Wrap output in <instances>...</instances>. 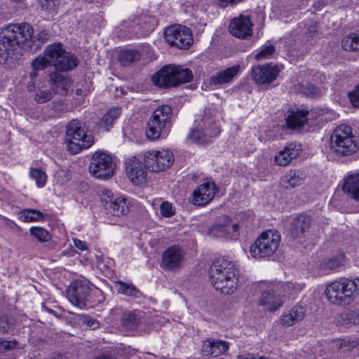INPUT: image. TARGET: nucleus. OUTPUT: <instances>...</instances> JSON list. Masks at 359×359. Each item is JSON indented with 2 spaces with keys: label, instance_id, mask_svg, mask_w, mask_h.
<instances>
[{
  "label": "nucleus",
  "instance_id": "obj_12",
  "mask_svg": "<svg viewBox=\"0 0 359 359\" xmlns=\"http://www.w3.org/2000/svg\"><path fill=\"white\" fill-rule=\"evenodd\" d=\"M123 27L128 32V38L144 37L152 32L158 25L156 18L150 14L144 13L126 22Z\"/></svg>",
  "mask_w": 359,
  "mask_h": 359
},
{
  "label": "nucleus",
  "instance_id": "obj_25",
  "mask_svg": "<svg viewBox=\"0 0 359 359\" xmlns=\"http://www.w3.org/2000/svg\"><path fill=\"white\" fill-rule=\"evenodd\" d=\"M241 70L240 65H234L225 69L219 70L209 79L211 86H221L232 83Z\"/></svg>",
  "mask_w": 359,
  "mask_h": 359
},
{
  "label": "nucleus",
  "instance_id": "obj_37",
  "mask_svg": "<svg viewBox=\"0 0 359 359\" xmlns=\"http://www.w3.org/2000/svg\"><path fill=\"white\" fill-rule=\"evenodd\" d=\"M122 325L128 329H136L140 323V318L135 311H126L121 318Z\"/></svg>",
  "mask_w": 359,
  "mask_h": 359
},
{
  "label": "nucleus",
  "instance_id": "obj_42",
  "mask_svg": "<svg viewBox=\"0 0 359 359\" xmlns=\"http://www.w3.org/2000/svg\"><path fill=\"white\" fill-rule=\"evenodd\" d=\"M30 235L34 237L40 243L49 242L52 238L51 233L41 226H32L29 229Z\"/></svg>",
  "mask_w": 359,
  "mask_h": 359
},
{
  "label": "nucleus",
  "instance_id": "obj_62",
  "mask_svg": "<svg viewBox=\"0 0 359 359\" xmlns=\"http://www.w3.org/2000/svg\"><path fill=\"white\" fill-rule=\"evenodd\" d=\"M237 359H262V358H260V356L257 357L252 353H247L245 354L238 355Z\"/></svg>",
  "mask_w": 359,
  "mask_h": 359
},
{
  "label": "nucleus",
  "instance_id": "obj_49",
  "mask_svg": "<svg viewBox=\"0 0 359 359\" xmlns=\"http://www.w3.org/2000/svg\"><path fill=\"white\" fill-rule=\"evenodd\" d=\"M111 259L109 258H100L97 260V268L102 271L104 273L108 274L110 273L111 271Z\"/></svg>",
  "mask_w": 359,
  "mask_h": 359
},
{
  "label": "nucleus",
  "instance_id": "obj_29",
  "mask_svg": "<svg viewBox=\"0 0 359 359\" xmlns=\"http://www.w3.org/2000/svg\"><path fill=\"white\" fill-rule=\"evenodd\" d=\"M343 190L353 199L359 201V173L348 175Z\"/></svg>",
  "mask_w": 359,
  "mask_h": 359
},
{
  "label": "nucleus",
  "instance_id": "obj_46",
  "mask_svg": "<svg viewBox=\"0 0 359 359\" xmlns=\"http://www.w3.org/2000/svg\"><path fill=\"white\" fill-rule=\"evenodd\" d=\"M29 176L35 180L38 187H43L46 183L47 176L44 171L38 168H30Z\"/></svg>",
  "mask_w": 359,
  "mask_h": 359
},
{
  "label": "nucleus",
  "instance_id": "obj_44",
  "mask_svg": "<svg viewBox=\"0 0 359 359\" xmlns=\"http://www.w3.org/2000/svg\"><path fill=\"white\" fill-rule=\"evenodd\" d=\"M339 322L342 325L359 324V311L343 312L339 316Z\"/></svg>",
  "mask_w": 359,
  "mask_h": 359
},
{
  "label": "nucleus",
  "instance_id": "obj_54",
  "mask_svg": "<svg viewBox=\"0 0 359 359\" xmlns=\"http://www.w3.org/2000/svg\"><path fill=\"white\" fill-rule=\"evenodd\" d=\"M297 321L294 320L292 313L289 311L287 313H284L281 316L280 323L283 326L289 327L297 323Z\"/></svg>",
  "mask_w": 359,
  "mask_h": 359
},
{
  "label": "nucleus",
  "instance_id": "obj_28",
  "mask_svg": "<svg viewBox=\"0 0 359 359\" xmlns=\"http://www.w3.org/2000/svg\"><path fill=\"white\" fill-rule=\"evenodd\" d=\"M311 218L306 215H299L292 219L290 233L294 238H297L306 233L311 227Z\"/></svg>",
  "mask_w": 359,
  "mask_h": 359
},
{
  "label": "nucleus",
  "instance_id": "obj_9",
  "mask_svg": "<svg viewBox=\"0 0 359 359\" xmlns=\"http://www.w3.org/2000/svg\"><path fill=\"white\" fill-rule=\"evenodd\" d=\"M46 54L53 61L55 71L69 72L75 69L79 59L72 53L66 51L61 43H53L46 47Z\"/></svg>",
  "mask_w": 359,
  "mask_h": 359
},
{
  "label": "nucleus",
  "instance_id": "obj_53",
  "mask_svg": "<svg viewBox=\"0 0 359 359\" xmlns=\"http://www.w3.org/2000/svg\"><path fill=\"white\" fill-rule=\"evenodd\" d=\"M351 104L355 107H359V83L354 89L348 94Z\"/></svg>",
  "mask_w": 359,
  "mask_h": 359
},
{
  "label": "nucleus",
  "instance_id": "obj_57",
  "mask_svg": "<svg viewBox=\"0 0 359 359\" xmlns=\"http://www.w3.org/2000/svg\"><path fill=\"white\" fill-rule=\"evenodd\" d=\"M83 323L93 330L97 328L100 325L97 320L93 319L88 316H84L83 317Z\"/></svg>",
  "mask_w": 359,
  "mask_h": 359
},
{
  "label": "nucleus",
  "instance_id": "obj_50",
  "mask_svg": "<svg viewBox=\"0 0 359 359\" xmlns=\"http://www.w3.org/2000/svg\"><path fill=\"white\" fill-rule=\"evenodd\" d=\"M50 32L48 29H42L40 30L33 37V41L37 42V46H41L43 43L48 41L50 37Z\"/></svg>",
  "mask_w": 359,
  "mask_h": 359
},
{
  "label": "nucleus",
  "instance_id": "obj_24",
  "mask_svg": "<svg viewBox=\"0 0 359 359\" xmlns=\"http://www.w3.org/2000/svg\"><path fill=\"white\" fill-rule=\"evenodd\" d=\"M183 258L182 250L176 245L172 246L163 252L162 266L169 270L175 269L181 265Z\"/></svg>",
  "mask_w": 359,
  "mask_h": 359
},
{
  "label": "nucleus",
  "instance_id": "obj_8",
  "mask_svg": "<svg viewBox=\"0 0 359 359\" xmlns=\"http://www.w3.org/2000/svg\"><path fill=\"white\" fill-rule=\"evenodd\" d=\"M280 242V235L274 230L263 232L251 245L250 255L255 259H269L277 250Z\"/></svg>",
  "mask_w": 359,
  "mask_h": 359
},
{
  "label": "nucleus",
  "instance_id": "obj_2",
  "mask_svg": "<svg viewBox=\"0 0 359 359\" xmlns=\"http://www.w3.org/2000/svg\"><path fill=\"white\" fill-rule=\"evenodd\" d=\"M33 34V28L27 23L8 25L1 40L0 64H4L10 57L12 58Z\"/></svg>",
  "mask_w": 359,
  "mask_h": 359
},
{
  "label": "nucleus",
  "instance_id": "obj_41",
  "mask_svg": "<svg viewBox=\"0 0 359 359\" xmlns=\"http://www.w3.org/2000/svg\"><path fill=\"white\" fill-rule=\"evenodd\" d=\"M341 46L345 50H359V32L351 33L344 37L341 41Z\"/></svg>",
  "mask_w": 359,
  "mask_h": 359
},
{
  "label": "nucleus",
  "instance_id": "obj_7",
  "mask_svg": "<svg viewBox=\"0 0 359 359\" xmlns=\"http://www.w3.org/2000/svg\"><path fill=\"white\" fill-rule=\"evenodd\" d=\"M192 79L191 70L175 65L162 67L151 78L154 84L163 88L176 86L180 83L190 82Z\"/></svg>",
  "mask_w": 359,
  "mask_h": 359
},
{
  "label": "nucleus",
  "instance_id": "obj_40",
  "mask_svg": "<svg viewBox=\"0 0 359 359\" xmlns=\"http://www.w3.org/2000/svg\"><path fill=\"white\" fill-rule=\"evenodd\" d=\"M140 53L136 50H126L121 51L118 55V60L124 65H128L140 59Z\"/></svg>",
  "mask_w": 359,
  "mask_h": 359
},
{
  "label": "nucleus",
  "instance_id": "obj_35",
  "mask_svg": "<svg viewBox=\"0 0 359 359\" xmlns=\"http://www.w3.org/2000/svg\"><path fill=\"white\" fill-rule=\"evenodd\" d=\"M303 182V178L300 176L299 171L290 170L282 179L281 184L286 188H293L300 185Z\"/></svg>",
  "mask_w": 359,
  "mask_h": 359
},
{
  "label": "nucleus",
  "instance_id": "obj_48",
  "mask_svg": "<svg viewBox=\"0 0 359 359\" xmlns=\"http://www.w3.org/2000/svg\"><path fill=\"white\" fill-rule=\"evenodd\" d=\"M13 320L8 316H2L0 317V332L7 333L13 327Z\"/></svg>",
  "mask_w": 359,
  "mask_h": 359
},
{
  "label": "nucleus",
  "instance_id": "obj_14",
  "mask_svg": "<svg viewBox=\"0 0 359 359\" xmlns=\"http://www.w3.org/2000/svg\"><path fill=\"white\" fill-rule=\"evenodd\" d=\"M259 288L262 290L259 304L264 306L269 311H273L280 308L285 299L281 294V287L279 285H266L260 283Z\"/></svg>",
  "mask_w": 359,
  "mask_h": 359
},
{
  "label": "nucleus",
  "instance_id": "obj_17",
  "mask_svg": "<svg viewBox=\"0 0 359 359\" xmlns=\"http://www.w3.org/2000/svg\"><path fill=\"white\" fill-rule=\"evenodd\" d=\"M231 223L229 217L222 215L217 219L215 224L208 229V234L214 238L229 236L233 238L237 236L239 225Z\"/></svg>",
  "mask_w": 359,
  "mask_h": 359
},
{
  "label": "nucleus",
  "instance_id": "obj_58",
  "mask_svg": "<svg viewBox=\"0 0 359 359\" xmlns=\"http://www.w3.org/2000/svg\"><path fill=\"white\" fill-rule=\"evenodd\" d=\"M57 0H39L41 7L46 10L52 9L55 6Z\"/></svg>",
  "mask_w": 359,
  "mask_h": 359
},
{
  "label": "nucleus",
  "instance_id": "obj_63",
  "mask_svg": "<svg viewBox=\"0 0 359 359\" xmlns=\"http://www.w3.org/2000/svg\"><path fill=\"white\" fill-rule=\"evenodd\" d=\"M53 107L55 109V110L57 111L62 110V107H63V101L62 100L55 101V102H54L53 104Z\"/></svg>",
  "mask_w": 359,
  "mask_h": 359
},
{
  "label": "nucleus",
  "instance_id": "obj_61",
  "mask_svg": "<svg viewBox=\"0 0 359 359\" xmlns=\"http://www.w3.org/2000/svg\"><path fill=\"white\" fill-rule=\"evenodd\" d=\"M74 243L75 247L81 250H84L87 248L86 243L79 239H74Z\"/></svg>",
  "mask_w": 359,
  "mask_h": 359
},
{
  "label": "nucleus",
  "instance_id": "obj_45",
  "mask_svg": "<svg viewBox=\"0 0 359 359\" xmlns=\"http://www.w3.org/2000/svg\"><path fill=\"white\" fill-rule=\"evenodd\" d=\"M276 52V47L272 44H265L260 47L259 50L255 55L257 60L271 58Z\"/></svg>",
  "mask_w": 359,
  "mask_h": 359
},
{
  "label": "nucleus",
  "instance_id": "obj_60",
  "mask_svg": "<svg viewBox=\"0 0 359 359\" xmlns=\"http://www.w3.org/2000/svg\"><path fill=\"white\" fill-rule=\"evenodd\" d=\"M317 24L316 22H311L310 25L308 27L306 34H307L308 36H312L313 34L317 32Z\"/></svg>",
  "mask_w": 359,
  "mask_h": 359
},
{
  "label": "nucleus",
  "instance_id": "obj_16",
  "mask_svg": "<svg viewBox=\"0 0 359 359\" xmlns=\"http://www.w3.org/2000/svg\"><path fill=\"white\" fill-rule=\"evenodd\" d=\"M144 163L153 172H161L169 168L173 163L174 158L168 149L147 151L144 155Z\"/></svg>",
  "mask_w": 359,
  "mask_h": 359
},
{
  "label": "nucleus",
  "instance_id": "obj_22",
  "mask_svg": "<svg viewBox=\"0 0 359 359\" xmlns=\"http://www.w3.org/2000/svg\"><path fill=\"white\" fill-rule=\"evenodd\" d=\"M196 126L202 128L203 134L201 135L200 137H197L199 140H210L211 138L217 136L219 133V127L217 123L215 121L210 114L205 112L203 118L196 120Z\"/></svg>",
  "mask_w": 359,
  "mask_h": 359
},
{
  "label": "nucleus",
  "instance_id": "obj_47",
  "mask_svg": "<svg viewBox=\"0 0 359 359\" xmlns=\"http://www.w3.org/2000/svg\"><path fill=\"white\" fill-rule=\"evenodd\" d=\"M198 126H196V121H195L194 126L191 130L190 133L189 135V138L193 140L194 142L196 144H204L208 142L210 140H199L197 139V137H200L201 135L203 134V131Z\"/></svg>",
  "mask_w": 359,
  "mask_h": 359
},
{
  "label": "nucleus",
  "instance_id": "obj_33",
  "mask_svg": "<svg viewBox=\"0 0 359 359\" xmlns=\"http://www.w3.org/2000/svg\"><path fill=\"white\" fill-rule=\"evenodd\" d=\"M55 94V92L52 88L41 86L36 89L34 100L38 104H43L51 100Z\"/></svg>",
  "mask_w": 359,
  "mask_h": 359
},
{
  "label": "nucleus",
  "instance_id": "obj_21",
  "mask_svg": "<svg viewBox=\"0 0 359 359\" xmlns=\"http://www.w3.org/2000/svg\"><path fill=\"white\" fill-rule=\"evenodd\" d=\"M126 170L133 184L142 185L147 182V171L135 156L126 159Z\"/></svg>",
  "mask_w": 359,
  "mask_h": 359
},
{
  "label": "nucleus",
  "instance_id": "obj_23",
  "mask_svg": "<svg viewBox=\"0 0 359 359\" xmlns=\"http://www.w3.org/2000/svg\"><path fill=\"white\" fill-rule=\"evenodd\" d=\"M229 348V343L228 341L209 339L203 342L201 351L204 355L216 358L226 353Z\"/></svg>",
  "mask_w": 359,
  "mask_h": 359
},
{
  "label": "nucleus",
  "instance_id": "obj_15",
  "mask_svg": "<svg viewBox=\"0 0 359 359\" xmlns=\"http://www.w3.org/2000/svg\"><path fill=\"white\" fill-rule=\"evenodd\" d=\"M101 203L105 210L114 216H121L129 212L127 199L124 197L114 196L109 189H104L100 195Z\"/></svg>",
  "mask_w": 359,
  "mask_h": 359
},
{
  "label": "nucleus",
  "instance_id": "obj_3",
  "mask_svg": "<svg viewBox=\"0 0 359 359\" xmlns=\"http://www.w3.org/2000/svg\"><path fill=\"white\" fill-rule=\"evenodd\" d=\"M172 109L168 104L157 107L147 122V137L151 140L165 138L170 132L172 126Z\"/></svg>",
  "mask_w": 359,
  "mask_h": 359
},
{
  "label": "nucleus",
  "instance_id": "obj_1",
  "mask_svg": "<svg viewBox=\"0 0 359 359\" xmlns=\"http://www.w3.org/2000/svg\"><path fill=\"white\" fill-rule=\"evenodd\" d=\"M238 272L236 263L229 257L215 259L210 269V279L215 290L224 294L235 292L237 287V273Z\"/></svg>",
  "mask_w": 359,
  "mask_h": 359
},
{
  "label": "nucleus",
  "instance_id": "obj_51",
  "mask_svg": "<svg viewBox=\"0 0 359 359\" xmlns=\"http://www.w3.org/2000/svg\"><path fill=\"white\" fill-rule=\"evenodd\" d=\"M160 212L163 217H170L175 214V211L172 203L164 201L161 204Z\"/></svg>",
  "mask_w": 359,
  "mask_h": 359
},
{
  "label": "nucleus",
  "instance_id": "obj_43",
  "mask_svg": "<svg viewBox=\"0 0 359 359\" xmlns=\"http://www.w3.org/2000/svg\"><path fill=\"white\" fill-rule=\"evenodd\" d=\"M48 66H53V61L50 60L46 54V48L44 49L43 55H39L32 62L33 69L37 70H43Z\"/></svg>",
  "mask_w": 359,
  "mask_h": 359
},
{
  "label": "nucleus",
  "instance_id": "obj_4",
  "mask_svg": "<svg viewBox=\"0 0 359 359\" xmlns=\"http://www.w3.org/2000/svg\"><path fill=\"white\" fill-rule=\"evenodd\" d=\"M65 140L67 151L72 154L90 148L94 143V137L88 134L86 124L77 119L67 123Z\"/></svg>",
  "mask_w": 359,
  "mask_h": 359
},
{
  "label": "nucleus",
  "instance_id": "obj_13",
  "mask_svg": "<svg viewBox=\"0 0 359 359\" xmlns=\"http://www.w3.org/2000/svg\"><path fill=\"white\" fill-rule=\"evenodd\" d=\"M164 38L169 45L180 49H187L193 43L190 29L180 25L167 27L164 31Z\"/></svg>",
  "mask_w": 359,
  "mask_h": 359
},
{
  "label": "nucleus",
  "instance_id": "obj_20",
  "mask_svg": "<svg viewBox=\"0 0 359 359\" xmlns=\"http://www.w3.org/2000/svg\"><path fill=\"white\" fill-rule=\"evenodd\" d=\"M253 24L249 16L240 15L235 18L229 26L230 33L240 39H247L252 36Z\"/></svg>",
  "mask_w": 359,
  "mask_h": 359
},
{
  "label": "nucleus",
  "instance_id": "obj_34",
  "mask_svg": "<svg viewBox=\"0 0 359 359\" xmlns=\"http://www.w3.org/2000/svg\"><path fill=\"white\" fill-rule=\"evenodd\" d=\"M121 112L119 107H112L102 116L100 121V126L109 130L112 127L114 122L118 118Z\"/></svg>",
  "mask_w": 359,
  "mask_h": 359
},
{
  "label": "nucleus",
  "instance_id": "obj_32",
  "mask_svg": "<svg viewBox=\"0 0 359 359\" xmlns=\"http://www.w3.org/2000/svg\"><path fill=\"white\" fill-rule=\"evenodd\" d=\"M18 217L24 222H33L43 220L45 215L38 210L26 208L20 211Z\"/></svg>",
  "mask_w": 359,
  "mask_h": 359
},
{
  "label": "nucleus",
  "instance_id": "obj_31",
  "mask_svg": "<svg viewBox=\"0 0 359 359\" xmlns=\"http://www.w3.org/2000/svg\"><path fill=\"white\" fill-rule=\"evenodd\" d=\"M308 111L297 110L292 111L286 118V126L289 129H296L304 126L307 122Z\"/></svg>",
  "mask_w": 359,
  "mask_h": 359
},
{
  "label": "nucleus",
  "instance_id": "obj_64",
  "mask_svg": "<svg viewBox=\"0 0 359 359\" xmlns=\"http://www.w3.org/2000/svg\"><path fill=\"white\" fill-rule=\"evenodd\" d=\"M38 71L37 69H33L32 71L29 73V77L32 79H35L38 76Z\"/></svg>",
  "mask_w": 359,
  "mask_h": 359
},
{
  "label": "nucleus",
  "instance_id": "obj_55",
  "mask_svg": "<svg viewBox=\"0 0 359 359\" xmlns=\"http://www.w3.org/2000/svg\"><path fill=\"white\" fill-rule=\"evenodd\" d=\"M18 342L15 340L6 341L0 339V353L15 348Z\"/></svg>",
  "mask_w": 359,
  "mask_h": 359
},
{
  "label": "nucleus",
  "instance_id": "obj_26",
  "mask_svg": "<svg viewBox=\"0 0 359 359\" xmlns=\"http://www.w3.org/2000/svg\"><path fill=\"white\" fill-rule=\"evenodd\" d=\"M49 81L53 86L52 88L55 94L66 95L72 85L70 77L60 74L58 71H54L49 74Z\"/></svg>",
  "mask_w": 359,
  "mask_h": 359
},
{
  "label": "nucleus",
  "instance_id": "obj_56",
  "mask_svg": "<svg viewBox=\"0 0 359 359\" xmlns=\"http://www.w3.org/2000/svg\"><path fill=\"white\" fill-rule=\"evenodd\" d=\"M213 3L219 7L226 8L229 6H234L242 0H212Z\"/></svg>",
  "mask_w": 359,
  "mask_h": 359
},
{
  "label": "nucleus",
  "instance_id": "obj_18",
  "mask_svg": "<svg viewBox=\"0 0 359 359\" xmlns=\"http://www.w3.org/2000/svg\"><path fill=\"white\" fill-rule=\"evenodd\" d=\"M280 71V67L272 63L259 65L252 68V79L259 85L270 83L277 79Z\"/></svg>",
  "mask_w": 359,
  "mask_h": 359
},
{
  "label": "nucleus",
  "instance_id": "obj_5",
  "mask_svg": "<svg viewBox=\"0 0 359 359\" xmlns=\"http://www.w3.org/2000/svg\"><path fill=\"white\" fill-rule=\"evenodd\" d=\"M359 290V279L340 278L327 285L325 294L327 300L336 305H348Z\"/></svg>",
  "mask_w": 359,
  "mask_h": 359
},
{
  "label": "nucleus",
  "instance_id": "obj_39",
  "mask_svg": "<svg viewBox=\"0 0 359 359\" xmlns=\"http://www.w3.org/2000/svg\"><path fill=\"white\" fill-rule=\"evenodd\" d=\"M294 90L309 97H316L321 95L320 90L311 83H298L294 86Z\"/></svg>",
  "mask_w": 359,
  "mask_h": 359
},
{
  "label": "nucleus",
  "instance_id": "obj_6",
  "mask_svg": "<svg viewBox=\"0 0 359 359\" xmlns=\"http://www.w3.org/2000/svg\"><path fill=\"white\" fill-rule=\"evenodd\" d=\"M359 147L357 137L353 135L352 128L342 124L337 126L330 137L331 150L341 156L354 154Z\"/></svg>",
  "mask_w": 359,
  "mask_h": 359
},
{
  "label": "nucleus",
  "instance_id": "obj_38",
  "mask_svg": "<svg viewBox=\"0 0 359 359\" xmlns=\"http://www.w3.org/2000/svg\"><path fill=\"white\" fill-rule=\"evenodd\" d=\"M115 286L118 293L133 297H138L139 290L132 283H127L122 280L115 283Z\"/></svg>",
  "mask_w": 359,
  "mask_h": 359
},
{
  "label": "nucleus",
  "instance_id": "obj_30",
  "mask_svg": "<svg viewBox=\"0 0 359 359\" xmlns=\"http://www.w3.org/2000/svg\"><path fill=\"white\" fill-rule=\"evenodd\" d=\"M344 262V255L343 253H339L332 257L323 259L319 264V267L323 273H328L330 271L342 266Z\"/></svg>",
  "mask_w": 359,
  "mask_h": 359
},
{
  "label": "nucleus",
  "instance_id": "obj_27",
  "mask_svg": "<svg viewBox=\"0 0 359 359\" xmlns=\"http://www.w3.org/2000/svg\"><path fill=\"white\" fill-rule=\"evenodd\" d=\"M302 151L301 145L288 143L284 149L275 156V163L280 166H285L298 157Z\"/></svg>",
  "mask_w": 359,
  "mask_h": 359
},
{
  "label": "nucleus",
  "instance_id": "obj_10",
  "mask_svg": "<svg viewBox=\"0 0 359 359\" xmlns=\"http://www.w3.org/2000/svg\"><path fill=\"white\" fill-rule=\"evenodd\" d=\"M115 164L111 156L104 151L93 154L89 165L90 175L100 180H109L114 174Z\"/></svg>",
  "mask_w": 359,
  "mask_h": 359
},
{
  "label": "nucleus",
  "instance_id": "obj_11",
  "mask_svg": "<svg viewBox=\"0 0 359 359\" xmlns=\"http://www.w3.org/2000/svg\"><path fill=\"white\" fill-rule=\"evenodd\" d=\"M91 285L86 280L73 281L67 290V297L69 302L79 309L92 306L90 302Z\"/></svg>",
  "mask_w": 359,
  "mask_h": 359
},
{
  "label": "nucleus",
  "instance_id": "obj_52",
  "mask_svg": "<svg viewBox=\"0 0 359 359\" xmlns=\"http://www.w3.org/2000/svg\"><path fill=\"white\" fill-rule=\"evenodd\" d=\"M290 311L292 313L294 320L297 322L304 319L306 313V309L302 306H294Z\"/></svg>",
  "mask_w": 359,
  "mask_h": 359
},
{
  "label": "nucleus",
  "instance_id": "obj_36",
  "mask_svg": "<svg viewBox=\"0 0 359 359\" xmlns=\"http://www.w3.org/2000/svg\"><path fill=\"white\" fill-rule=\"evenodd\" d=\"M358 344V341L351 337H345L334 341L335 348L338 350H341L344 353L352 351Z\"/></svg>",
  "mask_w": 359,
  "mask_h": 359
},
{
  "label": "nucleus",
  "instance_id": "obj_59",
  "mask_svg": "<svg viewBox=\"0 0 359 359\" xmlns=\"http://www.w3.org/2000/svg\"><path fill=\"white\" fill-rule=\"evenodd\" d=\"M96 359H120L114 352H104L96 357Z\"/></svg>",
  "mask_w": 359,
  "mask_h": 359
},
{
  "label": "nucleus",
  "instance_id": "obj_19",
  "mask_svg": "<svg viewBox=\"0 0 359 359\" xmlns=\"http://www.w3.org/2000/svg\"><path fill=\"white\" fill-rule=\"evenodd\" d=\"M216 186L214 182H207L200 184L190 197V202L198 206H203L210 203L214 198Z\"/></svg>",
  "mask_w": 359,
  "mask_h": 359
}]
</instances>
